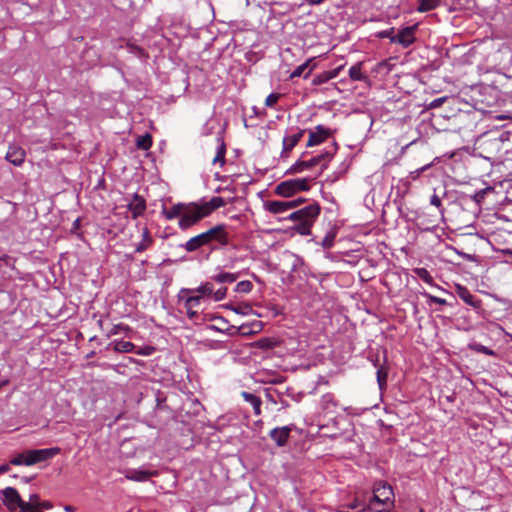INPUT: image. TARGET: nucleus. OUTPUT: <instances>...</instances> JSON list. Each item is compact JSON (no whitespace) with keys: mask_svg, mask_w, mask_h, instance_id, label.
<instances>
[{"mask_svg":"<svg viewBox=\"0 0 512 512\" xmlns=\"http://www.w3.org/2000/svg\"><path fill=\"white\" fill-rule=\"evenodd\" d=\"M26 152L23 148L11 145L6 153V160L14 166H21L25 160Z\"/></svg>","mask_w":512,"mask_h":512,"instance_id":"10","label":"nucleus"},{"mask_svg":"<svg viewBox=\"0 0 512 512\" xmlns=\"http://www.w3.org/2000/svg\"><path fill=\"white\" fill-rule=\"evenodd\" d=\"M260 343H261V347H264V345H266V342H264V341H260Z\"/></svg>","mask_w":512,"mask_h":512,"instance_id":"58","label":"nucleus"},{"mask_svg":"<svg viewBox=\"0 0 512 512\" xmlns=\"http://www.w3.org/2000/svg\"><path fill=\"white\" fill-rule=\"evenodd\" d=\"M226 202L222 197L214 196L208 202L189 203L187 205L177 204L172 207L165 215L168 219L179 217L178 225L182 230H186L208 217L216 209L225 206Z\"/></svg>","mask_w":512,"mask_h":512,"instance_id":"1","label":"nucleus"},{"mask_svg":"<svg viewBox=\"0 0 512 512\" xmlns=\"http://www.w3.org/2000/svg\"><path fill=\"white\" fill-rule=\"evenodd\" d=\"M137 51L139 53L140 56H142L144 53H143V50L141 48H137Z\"/></svg>","mask_w":512,"mask_h":512,"instance_id":"56","label":"nucleus"},{"mask_svg":"<svg viewBox=\"0 0 512 512\" xmlns=\"http://www.w3.org/2000/svg\"><path fill=\"white\" fill-rule=\"evenodd\" d=\"M415 30L416 26L405 27L401 29L397 35L391 37V42L398 43L402 45L404 48H407L410 45H412L416 40Z\"/></svg>","mask_w":512,"mask_h":512,"instance_id":"7","label":"nucleus"},{"mask_svg":"<svg viewBox=\"0 0 512 512\" xmlns=\"http://www.w3.org/2000/svg\"><path fill=\"white\" fill-rule=\"evenodd\" d=\"M201 234L204 237L207 245L213 241L218 242L222 246L229 244V236L226 231V227L223 224L216 225L209 230L202 232Z\"/></svg>","mask_w":512,"mask_h":512,"instance_id":"5","label":"nucleus"},{"mask_svg":"<svg viewBox=\"0 0 512 512\" xmlns=\"http://www.w3.org/2000/svg\"><path fill=\"white\" fill-rule=\"evenodd\" d=\"M392 487L379 482L374 486L373 496L369 500V512H387L394 504Z\"/></svg>","mask_w":512,"mask_h":512,"instance_id":"4","label":"nucleus"},{"mask_svg":"<svg viewBox=\"0 0 512 512\" xmlns=\"http://www.w3.org/2000/svg\"><path fill=\"white\" fill-rule=\"evenodd\" d=\"M10 470L9 464H3L0 466V475L7 473Z\"/></svg>","mask_w":512,"mask_h":512,"instance_id":"49","label":"nucleus"},{"mask_svg":"<svg viewBox=\"0 0 512 512\" xmlns=\"http://www.w3.org/2000/svg\"><path fill=\"white\" fill-rule=\"evenodd\" d=\"M252 288L253 284L248 280H244L237 283L235 291L239 293H249Z\"/></svg>","mask_w":512,"mask_h":512,"instance_id":"35","label":"nucleus"},{"mask_svg":"<svg viewBox=\"0 0 512 512\" xmlns=\"http://www.w3.org/2000/svg\"><path fill=\"white\" fill-rule=\"evenodd\" d=\"M364 511H369V503H366L364 499H360L358 496H356L352 502L341 505V512Z\"/></svg>","mask_w":512,"mask_h":512,"instance_id":"13","label":"nucleus"},{"mask_svg":"<svg viewBox=\"0 0 512 512\" xmlns=\"http://www.w3.org/2000/svg\"><path fill=\"white\" fill-rule=\"evenodd\" d=\"M305 130H299L297 133L284 137L283 150L281 156H288V153L299 143Z\"/></svg>","mask_w":512,"mask_h":512,"instance_id":"12","label":"nucleus"},{"mask_svg":"<svg viewBox=\"0 0 512 512\" xmlns=\"http://www.w3.org/2000/svg\"><path fill=\"white\" fill-rule=\"evenodd\" d=\"M156 403L157 405H160V397L158 395H156Z\"/></svg>","mask_w":512,"mask_h":512,"instance_id":"57","label":"nucleus"},{"mask_svg":"<svg viewBox=\"0 0 512 512\" xmlns=\"http://www.w3.org/2000/svg\"><path fill=\"white\" fill-rule=\"evenodd\" d=\"M470 348L476 352H479V353H482L485 355H489V356L495 355V352L493 350H491L490 348H488L482 344H479V343L471 344Z\"/></svg>","mask_w":512,"mask_h":512,"instance_id":"36","label":"nucleus"},{"mask_svg":"<svg viewBox=\"0 0 512 512\" xmlns=\"http://www.w3.org/2000/svg\"><path fill=\"white\" fill-rule=\"evenodd\" d=\"M279 99H280V94L271 93L266 97L265 105L267 107H273L278 102Z\"/></svg>","mask_w":512,"mask_h":512,"instance_id":"40","label":"nucleus"},{"mask_svg":"<svg viewBox=\"0 0 512 512\" xmlns=\"http://www.w3.org/2000/svg\"><path fill=\"white\" fill-rule=\"evenodd\" d=\"M213 293V284L206 282L202 284L198 288L195 289H183L181 290V294H196L202 295V300L204 297H210Z\"/></svg>","mask_w":512,"mask_h":512,"instance_id":"17","label":"nucleus"},{"mask_svg":"<svg viewBox=\"0 0 512 512\" xmlns=\"http://www.w3.org/2000/svg\"><path fill=\"white\" fill-rule=\"evenodd\" d=\"M225 154H226V145L223 141L220 142V145L217 149L216 156L213 158V164L220 163L221 166L225 164Z\"/></svg>","mask_w":512,"mask_h":512,"instance_id":"28","label":"nucleus"},{"mask_svg":"<svg viewBox=\"0 0 512 512\" xmlns=\"http://www.w3.org/2000/svg\"><path fill=\"white\" fill-rule=\"evenodd\" d=\"M321 206L317 202H313L290 213L286 220L294 222L293 230L302 236L311 234V229L319 217Z\"/></svg>","mask_w":512,"mask_h":512,"instance_id":"2","label":"nucleus"},{"mask_svg":"<svg viewBox=\"0 0 512 512\" xmlns=\"http://www.w3.org/2000/svg\"><path fill=\"white\" fill-rule=\"evenodd\" d=\"M260 343H261V347H264V345H266V342H264V341H260Z\"/></svg>","mask_w":512,"mask_h":512,"instance_id":"59","label":"nucleus"},{"mask_svg":"<svg viewBox=\"0 0 512 512\" xmlns=\"http://www.w3.org/2000/svg\"><path fill=\"white\" fill-rule=\"evenodd\" d=\"M297 192L308 191L310 189L307 178H296L293 179Z\"/></svg>","mask_w":512,"mask_h":512,"instance_id":"34","label":"nucleus"},{"mask_svg":"<svg viewBox=\"0 0 512 512\" xmlns=\"http://www.w3.org/2000/svg\"><path fill=\"white\" fill-rule=\"evenodd\" d=\"M322 399H323V401H324L325 403H332V401H333V396H332L331 394H326V395H324V396H323V398H322Z\"/></svg>","mask_w":512,"mask_h":512,"instance_id":"51","label":"nucleus"},{"mask_svg":"<svg viewBox=\"0 0 512 512\" xmlns=\"http://www.w3.org/2000/svg\"><path fill=\"white\" fill-rule=\"evenodd\" d=\"M313 61V59H308L305 63L301 64L300 66H298L291 74H290V78L293 79V78H296V77H300V76H304V78H308L309 75L311 74V72L313 71V69L315 68V64H313L310 68V64L311 62Z\"/></svg>","mask_w":512,"mask_h":512,"instance_id":"18","label":"nucleus"},{"mask_svg":"<svg viewBox=\"0 0 512 512\" xmlns=\"http://www.w3.org/2000/svg\"><path fill=\"white\" fill-rule=\"evenodd\" d=\"M156 349L151 346H146L144 348L139 349L136 353L140 355H151Z\"/></svg>","mask_w":512,"mask_h":512,"instance_id":"44","label":"nucleus"},{"mask_svg":"<svg viewBox=\"0 0 512 512\" xmlns=\"http://www.w3.org/2000/svg\"><path fill=\"white\" fill-rule=\"evenodd\" d=\"M394 28L386 29L383 31L378 32L377 37L379 38H389L391 40V37H394Z\"/></svg>","mask_w":512,"mask_h":512,"instance_id":"43","label":"nucleus"},{"mask_svg":"<svg viewBox=\"0 0 512 512\" xmlns=\"http://www.w3.org/2000/svg\"><path fill=\"white\" fill-rule=\"evenodd\" d=\"M343 67L344 65H341L331 71H327L330 80L336 78L339 75L340 71L343 69Z\"/></svg>","mask_w":512,"mask_h":512,"instance_id":"46","label":"nucleus"},{"mask_svg":"<svg viewBox=\"0 0 512 512\" xmlns=\"http://www.w3.org/2000/svg\"><path fill=\"white\" fill-rule=\"evenodd\" d=\"M446 100H447L446 96L440 97V98H436V99H434L433 101L430 102L428 107L430 109L438 108V107L442 106L446 102Z\"/></svg>","mask_w":512,"mask_h":512,"instance_id":"42","label":"nucleus"},{"mask_svg":"<svg viewBox=\"0 0 512 512\" xmlns=\"http://www.w3.org/2000/svg\"><path fill=\"white\" fill-rule=\"evenodd\" d=\"M313 162L314 161H312L311 159L298 160L286 171V174H297V173H301L305 170H308V169L314 167Z\"/></svg>","mask_w":512,"mask_h":512,"instance_id":"21","label":"nucleus"},{"mask_svg":"<svg viewBox=\"0 0 512 512\" xmlns=\"http://www.w3.org/2000/svg\"><path fill=\"white\" fill-rule=\"evenodd\" d=\"M456 291L459 298L462 299L466 304L475 308L480 306V301L477 300L466 287L457 285Z\"/></svg>","mask_w":512,"mask_h":512,"instance_id":"15","label":"nucleus"},{"mask_svg":"<svg viewBox=\"0 0 512 512\" xmlns=\"http://www.w3.org/2000/svg\"><path fill=\"white\" fill-rule=\"evenodd\" d=\"M152 145V138L150 135L146 134L144 136H141L137 140V147L142 150H147Z\"/></svg>","mask_w":512,"mask_h":512,"instance_id":"33","label":"nucleus"},{"mask_svg":"<svg viewBox=\"0 0 512 512\" xmlns=\"http://www.w3.org/2000/svg\"><path fill=\"white\" fill-rule=\"evenodd\" d=\"M332 154L329 152L321 153L315 157H312L311 160L315 161L313 162L314 166H317L321 164V171L327 168L328 162L332 159Z\"/></svg>","mask_w":512,"mask_h":512,"instance_id":"25","label":"nucleus"},{"mask_svg":"<svg viewBox=\"0 0 512 512\" xmlns=\"http://www.w3.org/2000/svg\"><path fill=\"white\" fill-rule=\"evenodd\" d=\"M275 193L285 198H289L297 193L293 179L280 182L275 188Z\"/></svg>","mask_w":512,"mask_h":512,"instance_id":"14","label":"nucleus"},{"mask_svg":"<svg viewBox=\"0 0 512 512\" xmlns=\"http://www.w3.org/2000/svg\"><path fill=\"white\" fill-rule=\"evenodd\" d=\"M2 493L4 496L3 503L10 511L16 510L22 503H24L18 491L13 487L5 488Z\"/></svg>","mask_w":512,"mask_h":512,"instance_id":"8","label":"nucleus"},{"mask_svg":"<svg viewBox=\"0 0 512 512\" xmlns=\"http://www.w3.org/2000/svg\"><path fill=\"white\" fill-rule=\"evenodd\" d=\"M422 295L427 298L429 304L430 303H436V304H439V305H446L447 304V301L445 299L437 297V296H434V295H431V294H429L427 292L422 293Z\"/></svg>","mask_w":512,"mask_h":512,"instance_id":"37","label":"nucleus"},{"mask_svg":"<svg viewBox=\"0 0 512 512\" xmlns=\"http://www.w3.org/2000/svg\"><path fill=\"white\" fill-rule=\"evenodd\" d=\"M291 428L289 426L276 427L269 432L270 438L277 446H285L290 437Z\"/></svg>","mask_w":512,"mask_h":512,"instance_id":"9","label":"nucleus"},{"mask_svg":"<svg viewBox=\"0 0 512 512\" xmlns=\"http://www.w3.org/2000/svg\"><path fill=\"white\" fill-rule=\"evenodd\" d=\"M52 505L49 502L40 503V508L50 509Z\"/></svg>","mask_w":512,"mask_h":512,"instance_id":"53","label":"nucleus"},{"mask_svg":"<svg viewBox=\"0 0 512 512\" xmlns=\"http://www.w3.org/2000/svg\"><path fill=\"white\" fill-rule=\"evenodd\" d=\"M388 369L384 366H380L377 369V382L380 389H383L387 384Z\"/></svg>","mask_w":512,"mask_h":512,"instance_id":"29","label":"nucleus"},{"mask_svg":"<svg viewBox=\"0 0 512 512\" xmlns=\"http://www.w3.org/2000/svg\"><path fill=\"white\" fill-rule=\"evenodd\" d=\"M296 202L288 201H267L265 208L272 214H281L288 210L295 209Z\"/></svg>","mask_w":512,"mask_h":512,"instance_id":"11","label":"nucleus"},{"mask_svg":"<svg viewBox=\"0 0 512 512\" xmlns=\"http://www.w3.org/2000/svg\"><path fill=\"white\" fill-rule=\"evenodd\" d=\"M61 452L59 447L30 449L17 454L10 460L14 466H32L53 458Z\"/></svg>","mask_w":512,"mask_h":512,"instance_id":"3","label":"nucleus"},{"mask_svg":"<svg viewBox=\"0 0 512 512\" xmlns=\"http://www.w3.org/2000/svg\"><path fill=\"white\" fill-rule=\"evenodd\" d=\"M238 278L237 274L233 273H220L214 277L218 283H232Z\"/></svg>","mask_w":512,"mask_h":512,"instance_id":"31","label":"nucleus"},{"mask_svg":"<svg viewBox=\"0 0 512 512\" xmlns=\"http://www.w3.org/2000/svg\"><path fill=\"white\" fill-rule=\"evenodd\" d=\"M289 202H296L295 208H297L298 206H300L301 204H303L305 202V198L300 197L295 200H289Z\"/></svg>","mask_w":512,"mask_h":512,"instance_id":"50","label":"nucleus"},{"mask_svg":"<svg viewBox=\"0 0 512 512\" xmlns=\"http://www.w3.org/2000/svg\"><path fill=\"white\" fill-rule=\"evenodd\" d=\"M183 296L186 295V300H185V308L186 310H191V309H199L200 308V304H201V301H202V295H196V294H182Z\"/></svg>","mask_w":512,"mask_h":512,"instance_id":"23","label":"nucleus"},{"mask_svg":"<svg viewBox=\"0 0 512 512\" xmlns=\"http://www.w3.org/2000/svg\"><path fill=\"white\" fill-rule=\"evenodd\" d=\"M205 245H207V243H206L204 237L202 236V234L200 233V234L190 238L184 244V248L187 252H194Z\"/></svg>","mask_w":512,"mask_h":512,"instance_id":"19","label":"nucleus"},{"mask_svg":"<svg viewBox=\"0 0 512 512\" xmlns=\"http://www.w3.org/2000/svg\"><path fill=\"white\" fill-rule=\"evenodd\" d=\"M19 509H20L19 512H41L40 510H38L36 508H31L30 506L26 505L25 501H24V503L21 504V506H19Z\"/></svg>","mask_w":512,"mask_h":512,"instance_id":"45","label":"nucleus"},{"mask_svg":"<svg viewBox=\"0 0 512 512\" xmlns=\"http://www.w3.org/2000/svg\"><path fill=\"white\" fill-rule=\"evenodd\" d=\"M120 328L119 325L114 326L113 330L111 331V334H117V330Z\"/></svg>","mask_w":512,"mask_h":512,"instance_id":"55","label":"nucleus"},{"mask_svg":"<svg viewBox=\"0 0 512 512\" xmlns=\"http://www.w3.org/2000/svg\"><path fill=\"white\" fill-rule=\"evenodd\" d=\"M362 62H358L349 69V77L353 81H366L367 75L362 73Z\"/></svg>","mask_w":512,"mask_h":512,"instance_id":"22","label":"nucleus"},{"mask_svg":"<svg viewBox=\"0 0 512 512\" xmlns=\"http://www.w3.org/2000/svg\"><path fill=\"white\" fill-rule=\"evenodd\" d=\"M329 80H330V78H329L327 71H324L314 77L312 84L320 85V84L328 82Z\"/></svg>","mask_w":512,"mask_h":512,"instance_id":"38","label":"nucleus"},{"mask_svg":"<svg viewBox=\"0 0 512 512\" xmlns=\"http://www.w3.org/2000/svg\"><path fill=\"white\" fill-rule=\"evenodd\" d=\"M482 145L484 151H486L487 153H491L492 150H500L501 146L503 145V140L498 137L486 139Z\"/></svg>","mask_w":512,"mask_h":512,"instance_id":"24","label":"nucleus"},{"mask_svg":"<svg viewBox=\"0 0 512 512\" xmlns=\"http://www.w3.org/2000/svg\"><path fill=\"white\" fill-rule=\"evenodd\" d=\"M332 135L330 129L325 128L323 125H317L315 130H309V137L306 143L307 147H313L325 142Z\"/></svg>","mask_w":512,"mask_h":512,"instance_id":"6","label":"nucleus"},{"mask_svg":"<svg viewBox=\"0 0 512 512\" xmlns=\"http://www.w3.org/2000/svg\"><path fill=\"white\" fill-rule=\"evenodd\" d=\"M166 401H167V398H162L161 399L162 404L165 403Z\"/></svg>","mask_w":512,"mask_h":512,"instance_id":"60","label":"nucleus"},{"mask_svg":"<svg viewBox=\"0 0 512 512\" xmlns=\"http://www.w3.org/2000/svg\"><path fill=\"white\" fill-rule=\"evenodd\" d=\"M420 512H424V510H423V509H421V510H420Z\"/></svg>","mask_w":512,"mask_h":512,"instance_id":"62","label":"nucleus"},{"mask_svg":"<svg viewBox=\"0 0 512 512\" xmlns=\"http://www.w3.org/2000/svg\"><path fill=\"white\" fill-rule=\"evenodd\" d=\"M430 203H431V205H434L437 208H439L441 206V199L437 194H433L431 196Z\"/></svg>","mask_w":512,"mask_h":512,"instance_id":"47","label":"nucleus"},{"mask_svg":"<svg viewBox=\"0 0 512 512\" xmlns=\"http://www.w3.org/2000/svg\"><path fill=\"white\" fill-rule=\"evenodd\" d=\"M322 0L313 1V3H320Z\"/></svg>","mask_w":512,"mask_h":512,"instance_id":"61","label":"nucleus"},{"mask_svg":"<svg viewBox=\"0 0 512 512\" xmlns=\"http://www.w3.org/2000/svg\"><path fill=\"white\" fill-rule=\"evenodd\" d=\"M135 345L129 341H118L114 345V350L117 352H132Z\"/></svg>","mask_w":512,"mask_h":512,"instance_id":"30","label":"nucleus"},{"mask_svg":"<svg viewBox=\"0 0 512 512\" xmlns=\"http://www.w3.org/2000/svg\"><path fill=\"white\" fill-rule=\"evenodd\" d=\"M241 396L243 397V399L248 402L249 404H251V406L253 407V410H254V413L256 415H260L261 414V406H262V400L260 397L250 393V392H246V391H243L241 393Z\"/></svg>","mask_w":512,"mask_h":512,"instance_id":"20","label":"nucleus"},{"mask_svg":"<svg viewBox=\"0 0 512 512\" xmlns=\"http://www.w3.org/2000/svg\"><path fill=\"white\" fill-rule=\"evenodd\" d=\"M40 503V497L37 494H31L29 496V501L26 502V505L30 506L31 508L40 510Z\"/></svg>","mask_w":512,"mask_h":512,"instance_id":"39","label":"nucleus"},{"mask_svg":"<svg viewBox=\"0 0 512 512\" xmlns=\"http://www.w3.org/2000/svg\"><path fill=\"white\" fill-rule=\"evenodd\" d=\"M429 166H430V164H429V165H426V166H423L422 168L417 169V170H415L414 172H412L411 174H412V175H414V176H413V178L418 177V176L420 175V173H421V172H423V171H425Z\"/></svg>","mask_w":512,"mask_h":512,"instance_id":"48","label":"nucleus"},{"mask_svg":"<svg viewBox=\"0 0 512 512\" xmlns=\"http://www.w3.org/2000/svg\"><path fill=\"white\" fill-rule=\"evenodd\" d=\"M64 510H65L66 512H75L76 508H75V507H73V506H71V505H66V506L64 507Z\"/></svg>","mask_w":512,"mask_h":512,"instance_id":"54","label":"nucleus"},{"mask_svg":"<svg viewBox=\"0 0 512 512\" xmlns=\"http://www.w3.org/2000/svg\"><path fill=\"white\" fill-rule=\"evenodd\" d=\"M226 293H227V288H225V287H224V288H220V289H218V290H217V291H215V292L213 291V293H212V295H211V296L213 297V299H214L215 301H221L222 299H224V298H225Z\"/></svg>","mask_w":512,"mask_h":512,"instance_id":"41","label":"nucleus"},{"mask_svg":"<svg viewBox=\"0 0 512 512\" xmlns=\"http://www.w3.org/2000/svg\"><path fill=\"white\" fill-rule=\"evenodd\" d=\"M129 212L132 215V218H137L139 215H141L145 208V200L138 195H135L133 200L127 205Z\"/></svg>","mask_w":512,"mask_h":512,"instance_id":"16","label":"nucleus"},{"mask_svg":"<svg viewBox=\"0 0 512 512\" xmlns=\"http://www.w3.org/2000/svg\"><path fill=\"white\" fill-rule=\"evenodd\" d=\"M439 1L440 0H419L418 1L419 5H418L417 10L419 12H427V11L433 10L438 6Z\"/></svg>","mask_w":512,"mask_h":512,"instance_id":"27","label":"nucleus"},{"mask_svg":"<svg viewBox=\"0 0 512 512\" xmlns=\"http://www.w3.org/2000/svg\"><path fill=\"white\" fill-rule=\"evenodd\" d=\"M413 272L419 277L421 280H423L425 283L429 285H436L434 283V279L429 273V271L426 268H415L413 269Z\"/></svg>","mask_w":512,"mask_h":512,"instance_id":"26","label":"nucleus"},{"mask_svg":"<svg viewBox=\"0 0 512 512\" xmlns=\"http://www.w3.org/2000/svg\"><path fill=\"white\" fill-rule=\"evenodd\" d=\"M198 313V309H191V310H187V314L189 316V318H193L197 315Z\"/></svg>","mask_w":512,"mask_h":512,"instance_id":"52","label":"nucleus"},{"mask_svg":"<svg viewBox=\"0 0 512 512\" xmlns=\"http://www.w3.org/2000/svg\"><path fill=\"white\" fill-rule=\"evenodd\" d=\"M335 238H336V232L333 231V230H330L326 235L325 237L323 238L322 242H321V246L324 248V249H329L333 246L334 244V241H335Z\"/></svg>","mask_w":512,"mask_h":512,"instance_id":"32","label":"nucleus"}]
</instances>
